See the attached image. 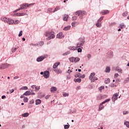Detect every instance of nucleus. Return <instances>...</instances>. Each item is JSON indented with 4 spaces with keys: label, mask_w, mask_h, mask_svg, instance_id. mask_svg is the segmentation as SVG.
<instances>
[{
    "label": "nucleus",
    "mask_w": 129,
    "mask_h": 129,
    "mask_svg": "<svg viewBox=\"0 0 129 129\" xmlns=\"http://www.w3.org/2000/svg\"><path fill=\"white\" fill-rule=\"evenodd\" d=\"M53 71L55 72L56 74H62V70L60 69H55L53 70Z\"/></svg>",
    "instance_id": "obj_12"
},
{
    "label": "nucleus",
    "mask_w": 129,
    "mask_h": 129,
    "mask_svg": "<svg viewBox=\"0 0 129 129\" xmlns=\"http://www.w3.org/2000/svg\"><path fill=\"white\" fill-rule=\"evenodd\" d=\"M125 81L126 82H129V77L128 78H127L125 80Z\"/></svg>",
    "instance_id": "obj_60"
},
{
    "label": "nucleus",
    "mask_w": 129,
    "mask_h": 129,
    "mask_svg": "<svg viewBox=\"0 0 129 129\" xmlns=\"http://www.w3.org/2000/svg\"><path fill=\"white\" fill-rule=\"evenodd\" d=\"M14 91H15L14 89L9 90V92H10V93H13Z\"/></svg>",
    "instance_id": "obj_57"
},
{
    "label": "nucleus",
    "mask_w": 129,
    "mask_h": 129,
    "mask_svg": "<svg viewBox=\"0 0 129 129\" xmlns=\"http://www.w3.org/2000/svg\"><path fill=\"white\" fill-rule=\"evenodd\" d=\"M12 52L14 53V52H16V49H12Z\"/></svg>",
    "instance_id": "obj_64"
},
{
    "label": "nucleus",
    "mask_w": 129,
    "mask_h": 129,
    "mask_svg": "<svg viewBox=\"0 0 129 129\" xmlns=\"http://www.w3.org/2000/svg\"><path fill=\"white\" fill-rule=\"evenodd\" d=\"M15 16L17 17H21V13H16Z\"/></svg>",
    "instance_id": "obj_52"
},
{
    "label": "nucleus",
    "mask_w": 129,
    "mask_h": 129,
    "mask_svg": "<svg viewBox=\"0 0 129 129\" xmlns=\"http://www.w3.org/2000/svg\"><path fill=\"white\" fill-rule=\"evenodd\" d=\"M1 20L3 22H4V23H7L9 25H13V24H15V21L12 19H10L7 17H2L1 18Z\"/></svg>",
    "instance_id": "obj_2"
},
{
    "label": "nucleus",
    "mask_w": 129,
    "mask_h": 129,
    "mask_svg": "<svg viewBox=\"0 0 129 129\" xmlns=\"http://www.w3.org/2000/svg\"><path fill=\"white\" fill-rule=\"evenodd\" d=\"M40 89V87H35V91L37 92L39 91Z\"/></svg>",
    "instance_id": "obj_43"
},
{
    "label": "nucleus",
    "mask_w": 129,
    "mask_h": 129,
    "mask_svg": "<svg viewBox=\"0 0 129 129\" xmlns=\"http://www.w3.org/2000/svg\"><path fill=\"white\" fill-rule=\"evenodd\" d=\"M45 36L48 37L47 40H51V39H54L55 35L52 33V31H48L45 33Z\"/></svg>",
    "instance_id": "obj_3"
},
{
    "label": "nucleus",
    "mask_w": 129,
    "mask_h": 129,
    "mask_svg": "<svg viewBox=\"0 0 129 129\" xmlns=\"http://www.w3.org/2000/svg\"><path fill=\"white\" fill-rule=\"evenodd\" d=\"M75 82H79V83H80L81 82V79L78 78L74 80Z\"/></svg>",
    "instance_id": "obj_29"
},
{
    "label": "nucleus",
    "mask_w": 129,
    "mask_h": 129,
    "mask_svg": "<svg viewBox=\"0 0 129 129\" xmlns=\"http://www.w3.org/2000/svg\"><path fill=\"white\" fill-rule=\"evenodd\" d=\"M47 13H48V14H50V13H53V11H52V9H51V8L48 9V10H47Z\"/></svg>",
    "instance_id": "obj_39"
},
{
    "label": "nucleus",
    "mask_w": 129,
    "mask_h": 129,
    "mask_svg": "<svg viewBox=\"0 0 129 129\" xmlns=\"http://www.w3.org/2000/svg\"><path fill=\"white\" fill-rule=\"evenodd\" d=\"M80 42L77 44L76 46H70L69 49H81V46H83V44L85 43V40L84 38H80L79 39Z\"/></svg>",
    "instance_id": "obj_1"
},
{
    "label": "nucleus",
    "mask_w": 129,
    "mask_h": 129,
    "mask_svg": "<svg viewBox=\"0 0 129 129\" xmlns=\"http://www.w3.org/2000/svg\"><path fill=\"white\" fill-rule=\"evenodd\" d=\"M57 39H62V38H64V35H63V33L59 32L56 35Z\"/></svg>",
    "instance_id": "obj_11"
},
{
    "label": "nucleus",
    "mask_w": 129,
    "mask_h": 129,
    "mask_svg": "<svg viewBox=\"0 0 129 129\" xmlns=\"http://www.w3.org/2000/svg\"><path fill=\"white\" fill-rule=\"evenodd\" d=\"M34 102H35V100H34V99H32L31 101H30V104H33Z\"/></svg>",
    "instance_id": "obj_49"
},
{
    "label": "nucleus",
    "mask_w": 129,
    "mask_h": 129,
    "mask_svg": "<svg viewBox=\"0 0 129 129\" xmlns=\"http://www.w3.org/2000/svg\"><path fill=\"white\" fill-rule=\"evenodd\" d=\"M98 80V79L96 77H94L92 81H91V82H94V81Z\"/></svg>",
    "instance_id": "obj_33"
},
{
    "label": "nucleus",
    "mask_w": 129,
    "mask_h": 129,
    "mask_svg": "<svg viewBox=\"0 0 129 129\" xmlns=\"http://www.w3.org/2000/svg\"><path fill=\"white\" fill-rule=\"evenodd\" d=\"M60 65V62H56L53 66V69H56V67H58Z\"/></svg>",
    "instance_id": "obj_18"
},
{
    "label": "nucleus",
    "mask_w": 129,
    "mask_h": 129,
    "mask_svg": "<svg viewBox=\"0 0 129 129\" xmlns=\"http://www.w3.org/2000/svg\"><path fill=\"white\" fill-rule=\"evenodd\" d=\"M22 35H23V31L21 30L20 31L18 36H19V37H21V36H22Z\"/></svg>",
    "instance_id": "obj_44"
},
{
    "label": "nucleus",
    "mask_w": 129,
    "mask_h": 129,
    "mask_svg": "<svg viewBox=\"0 0 129 129\" xmlns=\"http://www.w3.org/2000/svg\"><path fill=\"white\" fill-rule=\"evenodd\" d=\"M62 95H63L64 97H66V96H69V93H67L63 92V93H62Z\"/></svg>",
    "instance_id": "obj_37"
},
{
    "label": "nucleus",
    "mask_w": 129,
    "mask_h": 129,
    "mask_svg": "<svg viewBox=\"0 0 129 129\" xmlns=\"http://www.w3.org/2000/svg\"><path fill=\"white\" fill-rule=\"evenodd\" d=\"M124 124L126 125L127 127H129V121L124 122Z\"/></svg>",
    "instance_id": "obj_36"
},
{
    "label": "nucleus",
    "mask_w": 129,
    "mask_h": 129,
    "mask_svg": "<svg viewBox=\"0 0 129 129\" xmlns=\"http://www.w3.org/2000/svg\"><path fill=\"white\" fill-rule=\"evenodd\" d=\"M41 102H42V101L40 99H36L35 100V104L36 105H39V104H41Z\"/></svg>",
    "instance_id": "obj_17"
},
{
    "label": "nucleus",
    "mask_w": 129,
    "mask_h": 129,
    "mask_svg": "<svg viewBox=\"0 0 129 129\" xmlns=\"http://www.w3.org/2000/svg\"><path fill=\"white\" fill-rule=\"evenodd\" d=\"M45 59V56H39L36 59L37 62H42Z\"/></svg>",
    "instance_id": "obj_14"
},
{
    "label": "nucleus",
    "mask_w": 129,
    "mask_h": 129,
    "mask_svg": "<svg viewBox=\"0 0 129 129\" xmlns=\"http://www.w3.org/2000/svg\"><path fill=\"white\" fill-rule=\"evenodd\" d=\"M127 113H128V111H123V114H124V115L127 114Z\"/></svg>",
    "instance_id": "obj_50"
},
{
    "label": "nucleus",
    "mask_w": 129,
    "mask_h": 129,
    "mask_svg": "<svg viewBox=\"0 0 129 129\" xmlns=\"http://www.w3.org/2000/svg\"><path fill=\"white\" fill-rule=\"evenodd\" d=\"M76 15L79 16L80 19H83V16H85V15H86V12L81 11H77L76 12Z\"/></svg>",
    "instance_id": "obj_5"
},
{
    "label": "nucleus",
    "mask_w": 129,
    "mask_h": 129,
    "mask_svg": "<svg viewBox=\"0 0 129 129\" xmlns=\"http://www.w3.org/2000/svg\"><path fill=\"white\" fill-rule=\"evenodd\" d=\"M70 127V124H66L64 125V129H68Z\"/></svg>",
    "instance_id": "obj_35"
},
{
    "label": "nucleus",
    "mask_w": 129,
    "mask_h": 129,
    "mask_svg": "<svg viewBox=\"0 0 129 129\" xmlns=\"http://www.w3.org/2000/svg\"><path fill=\"white\" fill-rule=\"evenodd\" d=\"M75 77L76 78H77V77H80V73L76 74L75 75Z\"/></svg>",
    "instance_id": "obj_42"
},
{
    "label": "nucleus",
    "mask_w": 129,
    "mask_h": 129,
    "mask_svg": "<svg viewBox=\"0 0 129 129\" xmlns=\"http://www.w3.org/2000/svg\"><path fill=\"white\" fill-rule=\"evenodd\" d=\"M76 23H77V22H72V27H75V26L76 25Z\"/></svg>",
    "instance_id": "obj_48"
},
{
    "label": "nucleus",
    "mask_w": 129,
    "mask_h": 129,
    "mask_svg": "<svg viewBox=\"0 0 129 129\" xmlns=\"http://www.w3.org/2000/svg\"><path fill=\"white\" fill-rule=\"evenodd\" d=\"M95 75V73H91L89 76V80L92 81V79L94 78V76Z\"/></svg>",
    "instance_id": "obj_15"
},
{
    "label": "nucleus",
    "mask_w": 129,
    "mask_h": 129,
    "mask_svg": "<svg viewBox=\"0 0 129 129\" xmlns=\"http://www.w3.org/2000/svg\"><path fill=\"white\" fill-rule=\"evenodd\" d=\"M50 91L51 92H54V91H57V88L55 87H52L50 89Z\"/></svg>",
    "instance_id": "obj_20"
},
{
    "label": "nucleus",
    "mask_w": 129,
    "mask_h": 129,
    "mask_svg": "<svg viewBox=\"0 0 129 129\" xmlns=\"http://www.w3.org/2000/svg\"><path fill=\"white\" fill-rule=\"evenodd\" d=\"M110 82V80L109 79H107L105 81V83L106 84H109Z\"/></svg>",
    "instance_id": "obj_31"
},
{
    "label": "nucleus",
    "mask_w": 129,
    "mask_h": 129,
    "mask_svg": "<svg viewBox=\"0 0 129 129\" xmlns=\"http://www.w3.org/2000/svg\"><path fill=\"white\" fill-rule=\"evenodd\" d=\"M127 12H125L122 14L123 17H126L127 16Z\"/></svg>",
    "instance_id": "obj_41"
},
{
    "label": "nucleus",
    "mask_w": 129,
    "mask_h": 129,
    "mask_svg": "<svg viewBox=\"0 0 129 129\" xmlns=\"http://www.w3.org/2000/svg\"><path fill=\"white\" fill-rule=\"evenodd\" d=\"M101 14H102V15H107V14H109V11H108V10H102L101 12Z\"/></svg>",
    "instance_id": "obj_16"
},
{
    "label": "nucleus",
    "mask_w": 129,
    "mask_h": 129,
    "mask_svg": "<svg viewBox=\"0 0 129 129\" xmlns=\"http://www.w3.org/2000/svg\"><path fill=\"white\" fill-rule=\"evenodd\" d=\"M72 20H73V21H76V20H77V17H76V16H73V17H72Z\"/></svg>",
    "instance_id": "obj_45"
},
{
    "label": "nucleus",
    "mask_w": 129,
    "mask_h": 129,
    "mask_svg": "<svg viewBox=\"0 0 129 129\" xmlns=\"http://www.w3.org/2000/svg\"><path fill=\"white\" fill-rule=\"evenodd\" d=\"M96 26L97 28H100V27H101V23H100L99 22H97L96 24Z\"/></svg>",
    "instance_id": "obj_32"
},
{
    "label": "nucleus",
    "mask_w": 129,
    "mask_h": 129,
    "mask_svg": "<svg viewBox=\"0 0 129 129\" xmlns=\"http://www.w3.org/2000/svg\"><path fill=\"white\" fill-rule=\"evenodd\" d=\"M68 18H69V15H65L64 17H63V21H68Z\"/></svg>",
    "instance_id": "obj_27"
},
{
    "label": "nucleus",
    "mask_w": 129,
    "mask_h": 129,
    "mask_svg": "<svg viewBox=\"0 0 129 129\" xmlns=\"http://www.w3.org/2000/svg\"><path fill=\"white\" fill-rule=\"evenodd\" d=\"M29 115H30V114L28 112H26L22 114V116H23V117H28Z\"/></svg>",
    "instance_id": "obj_19"
},
{
    "label": "nucleus",
    "mask_w": 129,
    "mask_h": 129,
    "mask_svg": "<svg viewBox=\"0 0 129 129\" xmlns=\"http://www.w3.org/2000/svg\"><path fill=\"white\" fill-rule=\"evenodd\" d=\"M28 100H29V99H28V97H24V98L23 99L24 102H28Z\"/></svg>",
    "instance_id": "obj_34"
},
{
    "label": "nucleus",
    "mask_w": 129,
    "mask_h": 129,
    "mask_svg": "<svg viewBox=\"0 0 129 129\" xmlns=\"http://www.w3.org/2000/svg\"><path fill=\"white\" fill-rule=\"evenodd\" d=\"M45 99H49L50 98V95H48L45 97Z\"/></svg>",
    "instance_id": "obj_55"
},
{
    "label": "nucleus",
    "mask_w": 129,
    "mask_h": 129,
    "mask_svg": "<svg viewBox=\"0 0 129 129\" xmlns=\"http://www.w3.org/2000/svg\"><path fill=\"white\" fill-rule=\"evenodd\" d=\"M19 78V76H16L14 78V79H18Z\"/></svg>",
    "instance_id": "obj_63"
},
{
    "label": "nucleus",
    "mask_w": 129,
    "mask_h": 129,
    "mask_svg": "<svg viewBox=\"0 0 129 129\" xmlns=\"http://www.w3.org/2000/svg\"><path fill=\"white\" fill-rule=\"evenodd\" d=\"M75 63H76V62H79V61H80V58L79 57H75Z\"/></svg>",
    "instance_id": "obj_40"
},
{
    "label": "nucleus",
    "mask_w": 129,
    "mask_h": 129,
    "mask_svg": "<svg viewBox=\"0 0 129 129\" xmlns=\"http://www.w3.org/2000/svg\"><path fill=\"white\" fill-rule=\"evenodd\" d=\"M36 85L31 86V88H32V89H34V88H36Z\"/></svg>",
    "instance_id": "obj_61"
},
{
    "label": "nucleus",
    "mask_w": 129,
    "mask_h": 129,
    "mask_svg": "<svg viewBox=\"0 0 129 129\" xmlns=\"http://www.w3.org/2000/svg\"><path fill=\"white\" fill-rule=\"evenodd\" d=\"M87 58H88V60H90V58H91V54H88L87 55Z\"/></svg>",
    "instance_id": "obj_46"
},
{
    "label": "nucleus",
    "mask_w": 129,
    "mask_h": 129,
    "mask_svg": "<svg viewBox=\"0 0 129 129\" xmlns=\"http://www.w3.org/2000/svg\"><path fill=\"white\" fill-rule=\"evenodd\" d=\"M118 76H119L118 74L117 73L115 74L114 78H117V77H118Z\"/></svg>",
    "instance_id": "obj_53"
},
{
    "label": "nucleus",
    "mask_w": 129,
    "mask_h": 129,
    "mask_svg": "<svg viewBox=\"0 0 129 129\" xmlns=\"http://www.w3.org/2000/svg\"><path fill=\"white\" fill-rule=\"evenodd\" d=\"M118 72H120L121 73H122V70H121V69H118Z\"/></svg>",
    "instance_id": "obj_62"
},
{
    "label": "nucleus",
    "mask_w": 129,
    "mask_h": 129,
    "mask_svg": "<svg viewBox=\"0 0 129 129\" xmlns=\"http://www.w3.org/2000/svg\"><path fill=\"white\" fill-rule=\"evenodd\" d=\"M71 53L70 51H68L67 52L62 54V56H67V55H69Z\"/></svg>",
    "instance_id": "obj_30"
},
{
    "label": "nucleus",
    "mask_w": 129,
    "mask_h": 129,
    "mask_svg": "<svg viewBox=\"0 0 129 129\" xmlns=\"http://www.w3.org/2000/svg\"><path fill=\"white\" fill-rule=\"evenodd\" d=\"M70 28H71V26H68L63 28V31H68V30H70Z\"/></svg>",
    "instance_id": "obj_22"
},
{
    "label": "nucleus",
    "mask_w": 129,
    "mask_h": 129,
    "mask_svg": "<svg viewBox=\"0 0 129 129\" xmlns=\"http://www.w3.org/2000/svg\"><path fill=\"white\" fill-rule=\"evenodd\" d=\"M35 94L36 93L34 92L32 93L30 91H27L23 94V95H25V96H29V95H35Z\"/></svg>",
    "instance_id": "obj_10"
},
{
    "label": "nucleus",
    "mask_w": 129,
    "mask_h": 129,
    "mask_svg": "<svg viewBox=\"0 0 129 129\" xmlns=\"http://www.w3.org/2000/svg\"><path fill=\"white\" fill-rule=\"evenodd\" d=\"M33 4H28L24 3L20 5V9L21 10H26L29 8V7H31V6H33Z\"/></svg>",
    "instance_id": "obj_4"
},
{
    "label": "nucleus",
    "mask_w": 129,
    "mask_h": 129,
    "mask_svg": "<svg viewBox=\"0 0 129 129\" xmlns=\"http://www.w3.org/2000/svg\"><path fill=\"white\" fill-rule=\"evenodd\" d=\"M80 88H81L80 86H77V87H76L77 90H79V89H80Z\"/></svg>",
    "instance_id": "obj_59"
},
{
    "label": "nucleus",
    "mask_w": 129,
    "mask_h": 129,
    "mask_svg": "<svg viewBox=\"0 0 129 129\" xmlns=\"http://www.w3.org/2000/svg\"><path fill=\"white\" fill-rule=\"evenodd\" d=\"M11 66H12V64L9 63H4L0 66V69H6V68L11 67Z\"/></svg>",
    "instance_id": "obj_8"
},
{
    "label": "nucleus",
    "mask_w": 129,
    "mask_h": 129,
    "mask_svg": "<svg viewBox=\"0 0 129 129\" xmlns=\"http://www.w3.org/2000/svg\"><path fill=\"white\" fill-rule=\"evenodd\" d=\"M43 76L46 79H47V78H49L50 77V72L48 71H44Z\"/></svg>",
    "instance_id": "obj_9"
},
{
    "label": "nucleus",
    "mask_w": 129,
    "mask_h": 129,
    "mask_svg": "<svg viewBox=\"0 0 129 129\" xmlns=\"http://www.w3.org/2000/svg\"><path fill=\"white\" fill-rule=\"evenodd\" d=\"M44 45V41H40L37 42V43L34 44L31 43L30 46H34V47H40L41 46H43Z\"/></svg>",
    "instance_id": "obj_7"
},
{
    "label": "nucleus",
    "mask_w": 129,
    "mask_h": 129,
    "mask_svg": "<svg viewBox=\"0 0 129 129\" xmlns=\"http://www.w3.org/2000/svg\"><path fill=\"white\" fill-rule=\"evenodd\" d=\"M99 90L100 91H101V90H102V89H104V86H101L100 88H99Z\"/></svg>",
    "instance_id": "obj_51"
},
{
    "label": "nucleus",
    "mask_w": 129,
    "mask_h": 129,
    "mask_svg": "<svg viewBox=\"0 0 129 129\" xmlns=\"http://www.w3.org/2000/svg\"><path fill=\"white\" fill-rule=\"evenodd\" d=\"M20 15H21V17L23 16H27V13H20Z\"/></svg>",
    "instance_id": "obj_47"
},
{
    "label": "nucleus",
    "mask_w": 129,
    "mask_h": 129,
    "mask_svg": "<svg viewBox=\"0 0 129 129\" xmlns=\"http://www.w3.org/2000/svg\"><path fill=\"white\" fill-rule=\"evenodd\" d=\"M69 60L70 61V62H72L73 63H74V62H75V57H71L69 58Z\"/></svg>",
    "instance_id": "obj_26"
},
{
    "label": "nucleus",
    "mask_w": 129,
    "mask_h": 129,
    "mask_svg": "<svg viewBox=\"0 0 129 129\" xmlns=\"http://www.w3.org/2000/svg\"><path fill=\"white\" fill-rule=\"evenodd\" d=\"M60 10V7L59 6H57L53 11H52V13H55V12H57V11H59Z\"/></svg>",
    "instance_id": "obj_28"
},
{
    "label": "nucleus",
    "mask_w": 129,
    "mask_h": 129,
    "mask_svg": "<svg viewBox=\"0 0 129 129\" xmlns=\"http://www.w3.org/2000/svg\"><path fill=\"white\" fill-rule=\"evenodd\" d=\"M80 77L81 78H85V75H83L82 76H80Z\"/></svg>",
    "instance_id": "obj_58"
},
{
    "label": "nucleus",
    "mask_w": 129,
    "mask_h": 129,
    "mask_svg": "<svg viewBox=\"0 0 129 129\" xmlns=\"http://www.w3.org/2000/svg\"><path fill=\"white\" fill-rule=\"evenodd\" d=\"M20 90H28V87L23 86L20 89Z\"/></svg>",
    "instance_id": "obj_25"
},
{
    "label": "nucleus",
    "mask_w": 129,
    "mask_h": 129,
    "mask_svg": "<svg viewBox=\"0 0 129 129\" xmlns=\"http://www.w3.org/2000/svg\"><path fill=\"white\" fill-rule=\"evenodd\" d=\"M109 101H110V99H106L105 101H103L101 103H100L99 105L98 111H100L102 109H103V108H104L103 104H104V103H106V102H109Z\"/></svg>",
    "instance_id": "obj_6"
},
{
    "label": "nucleus",
    "mask_w": 129,
    "mask_h": 129,
    "mask_svg": "<svg viewBox=\"0 0 129 129\" xmlns=\"http://www.w3.org/2000/svg\"><path fill=\"white\" fill-rule=\"evenodd\" d=\"M118 96V94H115L113 95V96L112 97V101H113V102H114V101H115V100L117 99Z\"/></svg>",
    "instance_id": "obj_13"
},
{
    "label": "nucleus",
    "mask_w": 129,
    "mask_h": 129,
    "mask_svg": "<svg viewBox=\"0 0 129 129\" xmlns=\"http://www.w3.org/2000/svg\"><path fill=\"white\" fill-rule=\"evenodd\" d=\"M21 7H20V8H19V9H17L16 10H15V11H14V13H17V12H19V11H21Z\"/></svg>",
    "instance_id": "obj_54"
},
{
    "label": "nucleus",
    "mask_w": 129,
    "mask_h": 129,
    "mask_svg": "<svg viewBox=\"0 0 129 129\" xmlns=\"http://www.w3.org/2000/svg\"><path fill=\"white\" fill-rule=\"evenodd\" d=\"M77 50L78 53H81L82 52V49H78Z\"/></svg>",
    "instance_id": "obj_56"
},
{
    "label": "nucleus",
    "mask_w": 129,
    "mask_h": 129,
    "mask_svg": "<svg viewBox=\"0 0 129 129\" xmlns=\"http://www.w3.org/2000/svg\"><path fill=\"white\" fill-rule=\"evenodd\" d=\"M120 27L119 28H120L121 29H124V28H125V25H124V23H122L119 25Z\"/></svg>",
    "instance_id": "obj_23"
},
{
    "label": "nucleus",
    "mask_w": 129,
    "mask_h": 129,
    "mask_svg": "<svg viewBox=\"0 0 129 129\" xmlns=\"http://www.w3.org/2000/svg\"><path fill=\"white\" fill-rule=\"evenodd\" d=\"M103 16H102L98 21L97 22L98 23H100V22H101V21H102V20H103Z\"/></svg>",
    "instance_id": "obj_38"
},
{
    "label": "nucleus",
    "mask_w": 129,
    "mask_h": 129,
    "mask_svg": "<svg viewBox=\"0 0 129 129\" xmlns=\"http://www.w3.org/2000/svg\"><path fill=\"white\" fill-rule=\"evenodd\" d=\"M105 72H106V73H109L110 72V68H109V67H106Z\"/></svg>",
    "instance_id": "obj_21"
},
{
    "label": "nucleus",
    "mask_w": 129,
    "mask_h": 129,
    "mask_svg": "<svg viewBox=\"0 0 129 129\" xmlns=\"http://www.w3.org/2000/svg\"><path fill=\"white\" fill-rule=\"evenodd\" d=\"M112 56H113V53L112 52H110L108 54V58H112Z\"/></svg>",
    "instance_id": "obj_24"
}]
</instances>
